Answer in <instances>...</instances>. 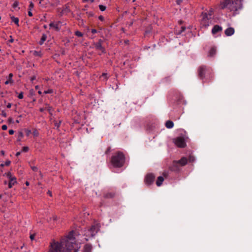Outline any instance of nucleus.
<instances>
[{"label": "nucleus", "mask_w": 252, "mask_h": 252, "mask_svg": "<svg viewBox=\"0 0 252 252\" xmlns=\"http://www.w3.org/2000/svg\"><path fill=\"white\" fill-rule=\"evenodd\" d=\"M8 132H9V134H10V135H12L14 133V131L13 129L9 130Z\"/></svg>", "instance_id": "nucleus-42"}, {"label": "nucleus", "mask_w": 252, "mask_h": 252, "mask_svg": "<svg viewBox=\"0 0 252 252\" xmlns=\"http://www.w3.org/2000/svg\"><path fill=\"white\" fill-rule=\"evenodd\" d=\"M46 39H47V35L45 34H43L42 35L41 39L39 41V44L42 45L44 43V41L46 40Z\"/></svg>", "instance_id": "nucleus-21"}, {"label": "nucleus", "mask_w": 252, "mask_h": 252, "mask_svg": "<svg viewBox=\"0 0 252 252\" xmlns=\"http://www.w3.org/2000/svg\"><path fill=\"white\" fill-rule=\"evenodd\" d=\"M32 169L35 172H36L38 171V168L36 166H31Z\"/></svg>", "instance_id": "nucleus-33"}, {"label": "nucleus", "mask_w": 252, "mask_h": 252, "mask_svg": "<svg viewBox=\"0 0 252 252\" xmlns=\"http://www.w3.org/2000/svg\"><path fill=\"white\" fill-rule=\"evenodd\" d=\"M36 79V77L35 76H32V78H31V81L32 82H33V80H35Z\"/></svg>", "instance_id": "nucleus-55"}, {"label": "nucleus", "mask_w": 252, "mask_h": 252, "mask_svg": "<svg viewBox=\"0 0 252 252\" xmlns=\"http://www.w3.org/2000/svg\"><path fill=\"white\" fill-rule=\"evenodd\" d=\"M34 6V4L32 3V2L31 1L29 5V9L30 10H32Z\"/></svg>", "instance_id": "nucleus-30"}, {"label": "nucleus", "mask_w": 252, "mask_h": 252, "mask_svg": "<svg viewBox=\"0 0 252 252\" xmlns=\"http://www.w3.org/2000/svg\"><path fill=\"white\" fill-rule=\"evenodd\" d=\"M25 131H26V134L27 136H29L31 133V130L26 129H25Z\"/></svg>", "instance_id": "nucleus-35"}, {"label": "nucleus", "mask_w": 252, "mask_h": 252, "mask_svg": "<svg viewBox=\"0 0 252 252\" xmlns=\"http://www.w3.org/2000/svg\"><path fill=\"white\" fill-rule=\"evenodd\" d=\"M241 0H221L220 7V9L227 8L230 11H236L242 8Z\"/></svg>", "instance_id": "nucleus-2"}, {"label": "nucleus", "mask_w": 252, "mask_h": 252, "mask_svg": "<svg viewBox=\"0 0 252 252\" xmlns=\"http://www.w3.org/2000/svg\"><path fill=\"white\" fill-rule=\"evenodd\" d=\"M48 194L50 196H52V193H51V191H50V190H48Z\"/></svg>", "instance_id": "nucleus-60"}, {"label": "nucleus", "mask_w": 252, "mask_h": 252, "mask_svg": "<svg viewBox=\"0 0 252 252\" xmlns=\"http://www.w3.org/2000/svg\"><path fill=\"white\" fill-rule=\"evenodd\" d=\"M23 136V134L22 132H19L18 137L19 138V140H20V138Z\"/></svg>", "instance_id": "nucleus-37"}, {"label": "nucleus", "mask_w": 252, "mask_h": 252, "mask_svg": "<svg viewBox=\"0 0 252 252\" xmlns=\"http://www.w3.org/2000/svg\"><path fill=\"white\" fill-rule=\"evenodd\" d=\"M107 74L106 73H103L102 75V77H106Z\"/></svg>", "instance_id": "nucleus-59"}, {"label": "nucleus", "mask_w": 252, "mask_h": 252, "mask_svg": "<svg viewBox=\"0 0 252 252\" xmlns=\"http://www.w3.org/2000/svg\"><path fill=\"white\" fill-rule=\"evenodd\" d=\"M63 11L64 12H70V8H69V5L68 4H66L65 5V8H64Z\"/></svg>", "instance_id": "nucleus-24"}, {"label": "nucleus", "mask_w": 252, "mask_h": 252, "mask_svg": "<svg viewBox=\"0 0 252 252\" xmlns=\"http://www.w3.org/2000/svg\"><path fill=\"white\" fill-rule=\"evenodd\" d=\"M162 175H163V177H164L165 178H166L168 176V173L167 172H164L163 173Z\"/></svg>", "instance_id": "nucleus-47"}, {"label": "nucleus", "mask_w": 252, "mask_h": 252, "mask_svg": "<svg viewBox=\"0 0 252 252\" xmlns=\"http://www.w3.org/2000/svg\"><path fill=\"white\" fill-rule=\"evenodd\" d=\"M10 163H11V162H10V160H6V161L5 162V163H4V165H5V166H8V165H10Z\"/></svg>", "instance_id": "nucleus-38"}, {"label": "nucleus", "mask_w": 252, "mask_h": 252, "mask_svg": "<svg viewBox=\"0 0 252 252\" xmlns=\"http://www.w3.org/2000/svg\"><path fill=\"white\" fill-rule=\"evenodd\" d=\"M45 108H40L39 110L41 112H43L44 110H45Z\"/></svg>", "instance_id": "nucleus-54"}, {"label": "nucleus", "mask_w": 252, "mask_h": 252, "mask_svg": "<svg viewBox=\"0 0 252 252\" xmlns=\"http://www.w3.org/2000/svg\"><path fill=\"white\" fill-rule=\"evenodd\" d=\"M1 128H2V130H5L7 129V126L6 125H4L2 126Z\"/></svg>", "instance_id": "nucleus-39"}, {"label": "nucleus", "mask_w": 252, "mask_h": 252, "mask_svg": "<svg viewBox=\"0 0 252 252\" xmlns=\"http://www.w3.org/2000/svg\"><path fill=\"white\" fill-rule=\"evenodd\" d=\"M12 82V80L8 79L7 81L5 82V84L7 85L10 83H11Z\"/></svg>", "instance_id": "nucleus-40"}, {"label": "nucleus", "mask_w": 252, "mask_h": 252, "mask_svg": "<svg viewBox=\"0 0 252 252\" xmlns=\"http://www.w3.org/2000/svg\"><path fill=\"white\" fill-rule=\"evenodd\" d=\"M198 76L201 79H203L205 77L206 73L211 74V70L210 67L205 65H201L199 66L198 70Z\"/></svg>", "instance_id": "nucleus-5"}, {"label": "nucleus", "mask_w": 252, "mask_h": 252, "mask_svg": "<svg viewBox=\"0 0 252 252\" xmlns=\"http://www.w3.org/2000/svg\"><path fill=\"white\" fill-rule=\"evenodd\" d=\"M28 15L30 17H32V10H29V11H28Z\"/></svg>", "instance_id": "nucleus-46"}, {"label": "nucleus", "mask_w": 252, "mask_h": 252, "mask_svg": "<svg viewBox=\"0 0 252 252\" xmlns=\"http://www.w3.org/2000/svg\"><path fill=\"white\" fill-rule=\"evenodd\" d=\"M214 14V10L213 8H210L209 12L207 13V14L213 18V15Z\"/></svg>", "instance_id": "nucleus-25"}, {"label": "nucleus", "mask_w": 252, "mask_h": 252, "mask_svg": "<svg viewBox=\"0 0 252 252\" xmlns=\"http://www.w3.org/2000/svg\"><path fill=\"white\" fill-rule=\"evenodd\" d=\"M11 19L17 26H19V19L14 16L11 17Z\"/></svg>", "instance_id": "nucleus-22"}, {"label": "nucleus", "mask_w": 252, "mask_h": 252, "mask_svg": "<svg viewBox=\"0 0 252 252\" xmlns=\"http://www.w3.org/2000/svg\"><path fill=\"white\" fill-rule=\"evenodd\" d=\"M186 30V27H182L181 28V30L180 32H179V34H181L183 32H184Z\"/></svg>", "instance_id": "nucleus-34"}, {"label": "nucleus", "mask_w": 252, "mask_h": 252, "mask_svg": "<svg viewBox=\"0 0 252 252\" xmlns=\"http://www.w3.org/2000/svg\"><path fill=\"white\" fill-rule=\"evenodd\" d=\"M87 13H88V16H89V17L93 16V15H94L93 13V12H89V13L87 12Z\"/></svg>", "instance_id": "nucleus-53"}, {"label": "nucleus", "mask_w": 252, "mask_h": 252, "mask_svg": "<svg viewBox=\"0 0 252 252\" xmlns=\"http://www.w3.org/2000/svg\"><path fill=\"white\" fill-rule=\"evenodd\" d=\"M10 39L9 40V41L10 42H11V43L13 42V41H14V39L12 38V36H10Z\"/></svg>", "instance_id": "nucleus-56"}, {"label": "nucleus", "mask_w": 252, "mask_h": 252, "mask_svg": "<svg viewBox=\"0 0 252 252\" xmlns=\"http://www.w3.org/2000/svg\"><path fill=\"white\" fill-rule=\"evenodd\" d=\"M1 115L3 117H6L7 116V114H6V113L4 111V110H2L1 111Z\"/></svg>", "instance_id": "nucleus-31"}, {"label": "nucleus", "mask_w": 252, "mask_h": 252, "mask_svg": "<svg viewBox=\"0 0 252 252\" xmlns=\"http://www.w3.org/2000/svg\"><path fill=\"white\" fill-rule=\"evenodd\" d=\"M33 55L35 56L41 57L42 55V54L41 51H34L33 52Z\"/></svg>", "instance_id": "nucleus-23"}, {"label": "nucleus", "mask_w": 252, "mask_h": 252, "mask_svg": "<svg viewBox=\"0 0 252 252\" xmlns=\"http://www.w3.org/2000/svg\"><path fill=\"white\" fill-rule=\"evenodd\" d=\"M61 122L59 121V122L57 121H55L54 125L57 128L59 127L61 125Z\"/></svg>", "instance_id": "nucleus-28"}, {"label": "nucleus", "mask_w": 252, "mask_h": 252, "mask_svg": "<svg viewBox=\"0 0 252 252\" xmlns=\"http://www.w3.org/2000/svg\"><path fill=\"white\" fill-rule=\"evenodd\" d=\"M18 97L19 99H22L23 98V94L22 92H21L20 94H19Z\"/></svg>", "instance_id": "nucleus-36"}, {"label": "nucleus", "mask_w": 252, "mask_h": 252, "mask_svg": "<svg viewBox=\"0 0 252 252\" xmlns=\"http://www.w3.org/2000/svg\"><path fill=\"white\" fill-rule=\"evenodd\" d=\"M92 250V245L89 244H87L84 246L83 252H91Z\"/></svg>", "instance_id": "nucleus-15"}, {"label": "nucleus", "mask_w": 252, "mask_h": 252, "mask_svg": "<svg viewBox=\"0 0 252 252\" xmlns=\"http://www.w3.org/2000/svg\"><path fill=\"white\" fill-rule=\"evenodd\" d=\"M98 230L99 227L98 225H93L89 228V229H88V232L86 233V236H89L93 237L96 235Z\"/></svg>", "instance_id": "nucleus-7"}, {"label": "nucleus", "mask_w": 252, "mask_h": 252, "mask_svg": "<svg viewBox=\"0 0 252 252\" xmlns=\"http://www.w3.org/2000/svg\"><path fill=\"white\" fill-rule=\"evenodd\" d=\"M235 30L233 28L229 27L225 30L224 33L227 36H231L234 33Z\"/></svg>", "instance_id": "nucleus-13"}, {"label": "nucleus", "mask_w": 252, "mask_h": 252, "mask_svg": "<svg viewBox=\"0 0 252 252\" xmlns=\"http://www.w3.org/2000/svg\"><path fill=\"white\" fill-rule=\"evenodd\" d=\"M125 161V157L121 152H118L113 155L111 159V162L115 167H122Z\"/></svg>", "instance_id": "nucleus-3"}, {"label": "nucleus", "mask_w": 252, "mask_h": 252, "mask_svg": "<svg viewBox=\"0 0 252 252\" xmlns=\"http://www.w3.org/2000/svg\"><path fill=\"white\" fill-rule=\"evenodd\" d=\"M73 239V231H71L60 243L55 241L52 243L48 252H78V249L75 247L76 244L70 241Z\"/></svg>", "instance_id": "nucleus-1"}, {"label": "nucleus", "mask_w": 252, "mask_h": 252, "mask_svg": "<svg viewBox=\"0 0 252 252\" xmlns=\"http://www.w3.org/2000/svg\"><path fill=\"white\" fill-rule=\"evenodd\" d=\"M110 149H111V148L110 147H108L107 148V149L106 150V151H105V154H108L110 152Z\"/></svg>", "instance_id": "nucleus-45"}, {"label": "nucleus", "mask_w": 252, "mask_h": 252, "mask_svg": "<svg viewBox=\"0 0 252 252\" xmlns=\"http://www.w3.org/2000/svg\"><path fill=\"white\" fill-rule=\"evenodd\" d=\"M12 77H13V74L12 73H10L8 75V79L10 80H12Z\"/></svg>", "instance_id": "nucleus-50"}, {"label": "nucleus", "mask_w": 252, "mask_h": 252, "mask_svg": "<svg viewBox=\"0 0 252 252\" xmlns=\"http://www.w3.org/2000/svg\"><path fill=\"white\" fill-rule=\"evenodd\" d=\"M25 184L26 185V186H28L30 185V183L29 182L27 181L26 182Z\"/></svg>", "instance_id": "nucleus-63"}, {"label": "nucleus", "mask_w": 252, "mask_h": 252, "mask_svg": "<svg viewBox=\"0 0 252 252\" xmlns=\"http://www.w3.org/2000/svg\"><path fill=\"white\" fill-rule=\"evenodd\" d=\"M115 195V193L114 192H108L104 194V197L105 198H112Z\"/></svg>", "instance_id": "nucleus-17"}, {"label": "nucleus", "mask_w": 252, "mask_h": 252, "mask_svg": "<svg viewBox=\"0 0 252 252\" xmlns=\"http://www.w3.org/2000/svg\"><path fill=\"white\" fill-rule=\"evenodd\" d=\"M201 17V24L205 27H208L211 23V19H213V18L209 16V15L207 14V12H202Z\"/></svg>", "instance_id": "nucleus-6"}, {"label": "nucleus", "mask_w": 252, "mask_h": 252, "mask_svg": "<svg viewBox=\"0 0 252 252\" xmlns=\"http://www.w3.org/2000/svg\"><path fill=\"white\" fill-rule=\"evenodd\" d=\"M53 92V91L52 89H49L47 91H45L44 92V94H51Z\"/></svg>", "instance_id": "nucleus-29"}, {"label": "nucleus", "mask_w": 252, "mask_h": 252, "mask_svg": "<svg viewBox=\"0 0 252 252\" xmlns=\"http://www.w3.org/2000/svg\"><path fill=\"white\" fill-rule=\"evenodd\" d=\"M8 121L9 123H13V120L12 118H9Z\"/></svg>", "instance_id": "nucleus-43"}, {"label": "nucleus", "mask_w": 252, "mask_h": 252, "mask_svg": "<svg viewBox=\"0 0 252 252\" xmlns=\"http://www.w3.org/2000/svg\"><path fill=\"white\" fill-rule=\"evenodd\" d=\"M175 144L180 148H184L186 146L185 139L182 137H179L176 138L175 139Z\"/></svg>", "instance_id": "nucleus-9"}, {"label": "nucleus", "mask_w": 252, "mask_h": 252, "mask_svg": "<svg viewBox=\"0 0 252 252\" xmlns=\"http://www.w3.org/2000/svg\"><path fill=\"white\" fill-rule=\"evenodd\" d=\"M163 181H164L163 177V176H159L157 180L156 181V185H157V186H158V187L162 185Z\"/></svg>", "instance_id": "nucleus-16"}, {"label": "nucleus", "mask_w": 252, "mask_h": 252, "mask_svg": "<svg viewBox=\"0 0 252 252\" xmlns=\"http://www.w3.org/2000/svg\"><path fill=\"white\" fill-rule=\"evenodd\" d=\"M188 162V159L185 157H183L181 159L179 160L173 161L172 165L170 168L171 170L173 171H178L180 170V166L185 165Z\"/></svg>", "instance_id": "nucleus-4"}, {"label": "nucleus", "mask_w": 252, "mask_h": 252, "mask_svg": "<svg viewBox=\"0 0 252 252\" xmlns=\"http://www.w3.org/2000/svg\"><path fill=\"white\" fill-rule=\"evenodd\" d=\"M165 126L167 128H171L174 126V123L172 121L168 120L165 123Z\"/></svg>", "instance_id": "nucleus-18"}, {"label": "nucleus", "mask_w": 252, "mask_h": 252, "mask_svg": "<svg viewBox=\"0 0 252 252\" xmlns=\"http://www.w3.org/2000/svg\"><path fill=\"white\" fill-rule=\"evenodd\" d=\"M216 53V49L215 47H212L209 52V56L210 57H213L214 55H215Z\"/></svg>", "instance_id": "nucleus-19"}, {"label": "nucleus", "mask_w": 252, "mask_h": 252, "mask_svg": "<svg viewBox=\"0 0 252 252\" xmlns=\"http://www.w3.org/2000/svg\"><path fill=\"white\" fill-rule=\"evenodd\" d=\"M75 34L78 37H82L83 36L82 33L79 31L75 32Z\"/></svg>", "instance_id": "nucleus-26"}, {"label": "nucleus", "mask_w": 252, "mask_h": 252, "mask_svg": "<svg viewBox=\"0 0 252 252\" xmlns=\"http://www.w3.org/2000/svg\"><path fill=\"white\" fill-rule=\"evenodd\" d=\"M7 108H10L11 107V104L10 103H8L6 106Z\"/></svg>", "instance_id": "nucleus-57"}, {"label": "nucleus", "mask_w": 252, "mask_h": 252, "mask_svg": "<svg viewBox=\"0 0 252 252\" xmlns=\"http://www.w3.org/2000/svg\"><path fill=\"white\" fill-rule=\"evenodd\" d=\"M183 1V0H177L176 2L178 4H180Z\"/></svg>", "instance_id": "nucleus-49"}, {"label": "nucleus", "mask_w": 252, "mask_h": 252, "mask_svg": "<svg viewBox=\"0 0 252 252\" xmlns=\"http://www.w3.org/2000/svg\"><path fill=\"white\" fill-rule=\"evenodd\" d=\"M29 150V147H24L22 149V151L24 152H27Z\"/></svg>", "instance_id": "nucleus-32"}, {"label": "nucleus", "mask_w": 252, "mask_h": 252, "mask_svg": "<svg viewBox=\"0 0 252 252\" xmlns=\"http://www.w3.org/2000/svg\"><path fill=\"white\" fill-rule=\"evenodd\" d=\"M99 8L101 11H103L106 9V7L103 5H99Z\"/></svg>", "instance_id": "nucleus-27"}, {"label": "nucleus", "mask_w": 252, "mask_h": 252, "mask_svg": "<svg viewBox=\"0 0 252 252\" xmlns=\"http://www.w3.org/2000/svg\"><path fill=\"white\" fill-rule=\"evenodd\" d=\"M5 174L9 180L8 183V188H11L13 186L17 183L16 178L15 176H13L10 172L5 173Z\"/></svg>", "instance_id": "nucleus-8"}, {"label": "nucleus", "mask_w": 252, "mask_h": 252, "mask_svg": "<svg viewBox=\"0 0 252 252\" xmlns=\"http://www.w3.org/2000/svg\"><path fill=\"white\" fill-rule=\"evenodd\" d=\"M194 158L193 157L190 156L189 158V161L190 162L193 161Z\"/></svg>", "instance_id": "nucleus-41"}, {"label": "nucleus", "mask_w": 252, "mask_h": 252, "mask_svg": "<svg viewBox=\"0 0 252 252\" xmlns=\"http://www.w3.org/2000/svg\"><path fill=\"white\" fill-rule=\"evenodd\" d=\"M35 88L36 90H38L39 88V87L38 86H36L35 87Z\"/></svg>", "instance_id": "nucleus-64"}, {"label": "nucleus", "mask_w": 252, "mask_h": 252, "mask_svg": "<svg viewBox=\"0 0 252 252\" xmlns=\"http://www.w3.org/2000/svg\"><path fill=\"white\" fill-rule=\"evenodd\" d=\"M45 105H46V107H45L46 110H47L49 112V113L50 115H52V111L53 110V108L52 107H51L50 106H49V105L48 104H46Z\"/></svg>", "instance_id": "nucleus-20"}, {"label": "nucleus", "mask_w": 252, "mask_h": 252, "mask_svg": "<svg viewBox=\"0 0 252 252\" xmlns=\"http://www.w3.org/2000/svg\"><path fill=\"white\" fill-rule=\"evenodd\" d=\"M98 19L101 21H103L104 20V18L103 17V16L100 15L98 17Z\"/></svg>", "instance_id": "nucleus-44"}, {"label": "nucleus", "mask_w": 252, "mask_h": 252, "mask_svg": "<svg viewBox=\"0 0 252 252\" xmlns=\"http://www.w3.org/2000/svg\"><path fill=\"white\" fill-rule=\"evenodd\" d=\"M221 27L219 25H215L212 30V33L213 34H216L217 32L222 31Z\"/></svg>", "instance_id": "nucleus-14"}, {"label": "nucleus", "mask_w": 252, "mask_h": 252, "mask_svg": "<svg viewBox=\"0 0 252 252\" xmlns=\"http://www.w3.org/2000/svg\"><path fill=\"white\" fill-rule=\"evenodd\" d=\"M155 179V176L152 173L148 174L145 178V183L148 185H151Z\"/></svg>", "instance_id": "nucleus-10"}, {"label": "nucleus", "mask_w": 252, "mask_h": 252, "mask_svg": "<svg viewBox=\"0 0 252 252\" xmlns=\"http://www.w3.org/2000/svg\"><path fill=\"white\" fill-rule=\"evenodd\" d=\"M33 134H34V136H37V132H36V131H34L33 132Z\"/></svg>", "instance_id": "nucleus-61"}, {"label": "nucleus", "mask_w": 252, "mask_h": 252, "mask_svg": "<svg viewBox=\"0 0 252 252\" xmlns=\"http://www.w3.org/2000/svg\"><path fill=\"white\" fill-rule=\"evenodd\" d=\"M61 22L58 21L57 22H52L49 24L50 28H53L56 31H59L61 29Z\"/></svg>", "instance_id": "nucleus-12"}, {"label": "nucleus", "mask_w": 252, "mask_h": 252, "mask_svg": "<svg viewBox=\"0 0 252 252\" xmlns=\"http://www.w3.org/2000/svg\"><path fill=\"white\" fill-rule=\"evenodd\" d=\"M20 154H21V152H17V153H16V156L18 157V156H19Z\"/></svg>", "instance_id": "nucleus-58"}, {"label": "nucleus", "mask_w": 252, "mask_h": 252, "mask_svg": "<svg viewBox=\"0 0 252 252\" xmlns=\"http://www.w3.org/2000/svg\"><path fill=\"white\" fill-rule=\"evenodd\" d=\"M91 32L92 33L94 34L97 32V31L95 29H92Z\"/></svg>", "instance_id": "nucleus-48"}, {"label": "nucleus", "mask_w": 252, "mask_h": 252, "mask_svg": "<svg viewBox=\"0 0 252 252\" xmlns=\"http://www.w3.org/2000/svg\"><path fill=\"white\" fill-rule=\"evenodd\" d=\"M18 6V2H15L13 4V7H16Z\"/></svg>", "instance_id": "nucleus-52"}, {"label": "nucleus", "mask_w": 252, "mask_h": 252, "mask_svg": "<svg viewBox=\"0 0 252 252\" xmlns=\"http://www.w3.org/2000/svg\"><path fill=\"white\" fill-rule=\"evenodd\" d=\"M30 239L32 240H33L34 239V234H32L30 235Z\"/></svg>", "instance_id": "nucleus-51"}, {"label": "nucleus", "mask_w": 252, "mask_h": 252, "mask_svg": "<svg viewBox=\"0 0 252 252\" xmlns=\"http://www.w3.org/2000/svg\"><path fill=\"white\" fill-rule=\"evenodd\" d=\"M0 153L1 155L3 156L4 155V152L3 151H1Z\"/></svg>", "instance_id": "nucleus-62"}, {"label": "nucleus", "mask_w": 252, "mask_h": 252, "mask_svg": "<svg viewBox=\"0 0 252 252\" xmlns=\"http://www.w3.org/2000/svg\"><path fill=\"white\" fill-rule=\"evenodd\" d=\"M102 40L101 39H99L98 42L95 43L94 46L96 50H98L100 52L98 53L99 55H101L102 53H105V49L102 46Z\"/></svg>", "instance_id": "nucleus-11"}]
</instances>
